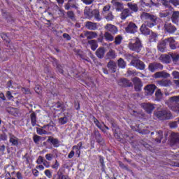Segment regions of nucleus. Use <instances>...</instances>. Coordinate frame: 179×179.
<instances>
[{
	"label": "nucleus",
	"instance_id": "obj_1",
	"mask_svg": "<svg viewBox=\"0 0 179 179\" xmlns=\"http://www.w3.org/2000/svg\"><path fill=\"white\" fill-rule=\"evenodd\" d=\"M141 17L142 20H145V24H143L141 25L140 28V31L142 33V34H144V36L150 35L151 31L148 27L152 28L157 24V23L156 22V21L157 20V17L150 13L143 12V13H141Z\"/></svg>",
	"mask_w": 179,
	"mask_h": 179
},
{
	"label": "nucleus",
	"instance_id": "obj_2",
	"mask_svg": "<svg viewBox=\"0 0 179 179\" xmlns=\"http://www.w3.org/2000/svg\"><path fill=\"white\" fill-rule=\"evenodd\" d=\"M155 117H157L158 120H161V121H166V120H171V112L167 108H162L158 107L157 110L154 112Z\"/></svg>",
	"mask_w": 179,
	"mask_h": 179
},
{
	"label": "nucleus",
	"instance_id": "obj_3",
	"mask_svg": "<svg viewBox=\"0 0 179 179\" xmlns=\"http://www.w3.org/2000/svg\"><path fill=\"white\" fill-rule=\"evenodd\" d=\"M165 103L172 111L179 114V95L170 97Z\"/></svg>",
	"mask_w": 179,
	"mask_h": 179
},
{
	"label": "nucleus",
	"instance_id": "obj_4",
	"mask_svg": "<svg viewBox=\"0 0 179 179\" xmlns=\"http://www.w3.org/2000/svg\"><path fill=\"white\" fill-rule=\"evenodd\" d=\"M133 41L134 43H129V50L139 52L141 50H142V43H141V40H139V38H136Z\"/></svg>",
	"mask_w": 179,
	"mask_h": 179
},
{
	"label": "nucleus",
	"instance_id": "obj_5",
	"mask_svg": "<svg viewBox=\"0 0 179 179\" xmlns=\"http://www.w3.org/2000/svg\"><path fill=\"white\" fill-rule=\"evenodd\" d=\"M85 15H87L89 17H92L93 16L96 22H100L103 17L100 15V11L97 9L93 10L91 13L87 11V10H85L84 11Z\"/></svg>",
	"mask_w": 179,
	"mask_h": 179
},
{
	"label": "nucleus",
	"instance_id": "obj_6",
	"mask_svg": "<svg viewBox=\"0 0 179 179\" xmlns=\"http://www.w3.org/2000/svg\"><path fill=\"white\" fill-rule=\"evenodd\" d=\"M125 31L131 34H135L138 31V26L133 22H129L125 27Z\"/></svg>",
	"mask_w": 179,
	"mask_h": 179
},
{
	"label": "nucleus",
	"instance_id": "obj_7",
	"mask_svg": "<svg viewBox=\"0 0 179 179\" xmlns=\"http://www.w3.org/2000/svg\"><path fill=\"white\" fill-rule=\"evenodd\" d=\"M141 106L142 108L148 113V114H152V113H153V110L156 108V104L150 103H143Z\"/></svg>",
	"mask_w": 179,
	"mask_h": 179
},
{
	"label": "nucleus",
	"instance_id": "obj_8",
	"mask_svg": "<svg viewBox=\"0 0 179 179\" xmlns=\"http://www.w3.org/2000/svg\"><path fill=\"white\" fill-rule=\"evenodd\" d=\"M165 40L166 45H169L171 50H177L178 47V43L173 37L167 38Z\"/></svg>",
	"mask_w": 179,
	"mask_h": 179
},
{
	"label": "nucleus",
	"instance_id": "obj_9",
	"mask_svg": "<svg viewBox=\"0 0 179 179\" xmlns=\"http://www.w3.org/2000/svg\"><path fill=\"white\" fill-rule=\"evenodd\" d=\"M131 81L134 85V89L136 92H141V90H142V87L143 86V84H142L141 78L138 77H134L131 79Z\"/></svg>",
	"mask_w": 179,
	"mask_h": 179
},
{
	"label": "nucleus",
	"instance_id": "obj_10",
	"mask_svg": "<svg viewBox=\"0 0 179 179\" xmlns=\"http://www.w3.org/2000/svg\"><path fill=\"white\" fill-rule=\"evenodd\" d=\"M148 69L150 72H155L159 70L162 71V69H163V64L157 62H152L149 64Z\"/></svg>",
	"mask_w": 179,
	"mask_h": 179
},
{
	"label": "nucleus",
	"instance_id": "obj_11",
	"mask_svg": "<svg viewBox=\"0 0 179 179\" xmlns=\"http://www.w3.org/2000/svg\"><path fill=\"white\" fill-rule=\"evenodd\" d=\"M131 65L137 69H140V71H143V69H145V63L139 59L131 60Z\"/></svg>",
	"mask_w": 179,
	"mask_h": 179
},
{
	"label": "nucleus",
	"instance_id": "obj_12",
	"mask_svg": "<svg viewBox=\"0 0 179 179\" xmlns=\"http://www.w3.org/2000/svg\"><path fill=\"white\" fill-rule=\"evenodd\" d=\"M111 3L117 12H122L124 10V3L122 2H120L118 0H112Z\"/></svg>",
	"mask_w": 179,
	"mask_h": 179
},
{
	"label": "nucleus",
	"instance_id": "obj_13",
	"mask_svg": "<svg viewBox=\"0 0 179 179\" xmlns=\"http://www.w3.org/2000/svg\"><path fill=\"white\" fill-rule=\"evenodd\" d=\"M164 29H165V31H166L169 34H174V33H176V31H177V27H176V26H174L171 23L166 22L164 24Z\"/></svg>",
	"mask_w": 179,
	"mask_h": 179
},
{
	"label": "nucleus",
	"instance_id": "obj_14",
	"mask_svg": "<svg viewBox=\"0 0 179 179\" xmlns=\"http://www.w3.org/2000/svg\"><path fill=\"white\" fill-rule=\"evenodd\" d=\"M144 90L147 96H152L156 90V85L155 84H150L145 87Z\"/></svg>",
	"mask_w": 179,
	"mask_h": 179
},
{
	"label": "nucleus",
	"instance_id": "obj_15",
	"mask_svg": "<svg viewBox=\"0 0 179 179\" xmlns=\"http://www.w3.org/2000/svg\"><path fill=\"white\" fill-rule=\"evenodd\" d=\"M159 60L163 64H171V53L162 55L159 57Z\"/></svg>",
	"mask_w": 179,
	"mask_h": 179
},
{
	"label": "nucleus",
	"instance_id": "obj_16",
	"mask_svg": "<svg viewBox=\"0 0 179 179\" xmlns=\"http://www.w3.org/2000/svg\"><path fill=\"white\" fill-rule=\"evenodd\" d=\"M119 86H122L124 87H132L134 86V84L132 83L127 79V78H122L118 82Z\"/></svg>",
	"mask_w": 179,
	"mask_h": 179
},
{
	"label": "nucleus",
	"instance_id": "obj_17",
	"mask_svg": "<svg viewBox=\"0 0 179 179\" xmlns=\"http://www.w3.org/2000/svg\"><path fill=\"white\" fill-rule=\"evenodd\" d=\"M9 142L12 146H19V138L12 133L8 134Z\"/></svg>",
	"mask_w": 179,
	"mask_h": 179
},
{
	"label": "nucleus",
	"instance_id": "obj_18",
	"mask_svg": "<svg viewBox=\"0 0 179 179\" xmlns=\"http://www.w3.org/2000/svg\"><path fill=\"white\" fill-rule=\"evenodd\" d=\"M154 78L155 79H159L160 78H163L164 79H167V78H170V73H169L164 71H158L154 74Z\"/></svg>",
	"mask_w": 179,
	"mask_h": 179
},
{
	"label": "nucleus",
	"instance_id": "obj_19",
	"mask_svg": "<svg viewBox=\"0 0 179 179\" xmlns=\"http://www.w3.org/2000/svg\"><path fill=\"white\" fill-rule=\"evenodd\" d=\"M105 29L108 33H111V34H117V33H118V29L111 24H107L105 26Z\"/></svg>",
	"mask_w": 179,
	"mask_h": 179
},
{
	"label": "nucleus",
	"instance_id": "obj_20",
	"mask_svg": "<svg viewBox=\"0 0 179 179\" xmlns=\"http://www.w3.org/2000/svg\"><path fill=\"white\" fill-rule=\"evenodd\" d=\"M107 68H108L109 71H111L112 73H115V72H117V63L110 60L107 64Z\"/></svg>",
	"mask_w": 179,
	"mask_h": 179
},
{
	"label": "nucleus",
	"instance_id": "obj_21",
	"mask_svg": "<svg viewBox=\"0 0 179 179\" xmlns=\"http://www.w3.org/2000/svg\"><path fill=\"white\" fill-rule=\"evenodd\" d=\"M85 26L88 30H97L99 27L97 23L90 21L86 22Z\"/></svg>",
	"mask_w": 179,
	"mask_h": 179
},
{
	"label": "nucleus",
	"instance_id": "obj_22",
	"mask_svg": "<svg viewBox=\"0 0 179 179\" xmlns=\"http://www.w3.org/2000/svg\"><path fill=\"white\" fill-rule=\"evenodd\" d=\"M47 142H50L53 145L54 148H59V140L58 138H54L52 136H49Z\"/></svg>",
	"mask_w": 179,
	"mask_h": 179
},
{
	"label": "nucleus",
	"instance_id": "obj_23",
	"mask_svg": "<svg viewBox=\"0 0 179 179\" xmlns=\"http://www.w3.org/2000/svg\"><path fill=\"white\" fill-rule=\"evenodd\" d=\"M157 85L164 87H169V86H171V80L169 79L161 80L157 81Z\"/></svg>",
	"mask_w": 179,
	"mask_h": 179
},
{
	"label": "nucleus",
	"instance_id": "obj_24",
	"mask_svg": "<svg viewBox=\"0 0 179 179\" xmlns=\"http://www.w3.org/2000/svg\"><path fill=\"white\" fill-rule=\"evenodd\" d=\"M95 54L98 58L101 59L104 58V55L106 54V50H104L103 47L99 48L96 50Z\"/></svg>",
	"mask_w": 179,
	"mask_h": 179
},
{
	"label": "nucleus",
	"instance_id": "obj_25",
	"mask_svg": "<svg viewBox=\"0 0 179 179\" xmlns=\"http://www.w3.org/2000/svg\"><path fill=\"white\" fill-rule=\"evenodd\" d=\"M129 16H131V11L128 8H125L122 10V13L120 14V18L122 20H125L127 17H129Z\"/></svg>",
	"mask_w": 179,
	"mask_h": 179
},
{
	"label": "nucleus",
	"instance_id": "obj_26",
	"mask_svg": "<svg viewBox=\"0 0 179 179\" xmlns=\"http://www.w3.org/2000/svg\"><path fill=\"white\" fill-rule=\"evenodd\" d=\"M171 142L173 145L179 143V134L178 133H172Z\"/></svg>",
	"mask_w": 179,
	"mask_h": 179
},
{
	"label": "nucleus",
	"instance_id": "obj_27",
	"mask_svg": "<svg viewBox=\"0 0 179 179\" xmlns=\"http://www.w3.org/2000/svg\"><path fill=\"white\" fill-rule=\"evenodd\" d=\"M30 120L31 125L36 127L37 125V113L32 112L30 114Z\"/></svg>",
	"mask_w": 179,
	"mask_h": 179
},
{
	"label": "nucleus",
	"instance_id": "obj_28",
	"mask_svg": "<svg viewBox=\"0 0 179 179\" xmlns=\"http://www.w3.org/2000/svg\"><path fill=\"white\" fill-rule=\"evenodd\" d=\"M171 59L175 65H179V54L171 53Z\"/></svg>",
	"mask_w": 179,
	"mask_h": 179
},
{
	"label": "nucleus",
	"instance_id": "obj_29",
	"mask_svg": "<svg viewBox=\"0 0 179 179\" xmlns=\"http://www.w3.org/2000/svg\"><path fill=\"white\" fill-rule=\"evenodd\" d=\"M172 76H173L174 79H178V80H174L173 83L177 86V87H179V72L177 71H174L172 72Z\"/></svg>",
	"mask_w": 179,
	"mask_h": 179
},
{
	"label": "nucleus",
	"instance_id": "obj_30",
	"mask_svg": "<svg viewBox=\"0 0 179 179\" xmlns=\"http://www.w3.org/2000/svg\"><path fill=\"white\" fill-rule=\"evenodd\" d=\"M56 176L57 178L53 179H69V176L64 174V172L61 169H59Z\"/></svg>",
	"mask_w": 179,
	"mask_h": 179
},
{
	"label": "nucleus",
	"instance_id": "obj_31",
	"mask_svg": "<svg viewBox=\"0 0 179 179\" xmlns=\"http://www.w3.org/2000/svg\"><path fill=\"white\" fill-rule=\"evenodd\" d=\"M116 57H117V53H115V50H110L106 53V58H108V59H114Z\"/></svg>",
	"mask_w": 179,
	"mask_h": 179
},
{
	"label": "nucleus",
	"instance_id": "obj_32",
	"mask_svg": "<svg viewBox=\"0 0 179 179\" xmlns=\"http://www.w3.org/2000/svg\"><path fill=\"white\" fill-rule=\"evenodd\" d=\"M52 64L54 66H56L59 73H64V70H62V66L58 64V60H57V59H53Z\"/></svg>",
	"mask_w": 179,
	"mask_h": 179
},
{
	"label": "nucleus",
	"instance_id": "obj_33",
	"mask_svg": "<svg viewBox=\"0 0 179 179\" xmlns=\"http://www.w3.org/2000/svg\"><path fill=\"white\" fill-rule=\"evenodd\" d=\"M103 15L107 22H113V20H114V15L112 11L103 14Z\"/></svg>",
	"mask_w": 179,
	"mask_h": 179
},
{
	"label": "nucleus",
	"instance_id": "obj_34",
	"mask_svg": "<svg viewBox=\"0 0 179 179\" xmlns=\"http://www.w3.org/2000/svg\"><path fill=\"white\" fill-rule=\"evenodd\" d=\"M179 19V11H173L171 17V20L173 23L177 24L178 23Z\"/></svg>",
	"mask_w": 179,
	"mask_h": 179
},
{
	"label": "nucleus",
	"instance_id": "obj_35",
	"mask_svg": "<svg viewBox=\"0 0 179 179\" xmlns=\"http://www.w3.org/2000/svg\"><path fill=\"white\" fill-rule=\"evenodd\" d=\"M85 36H87V40H92L97 37V33L94 31H87Z\"/></svg>",
	"mask_w": 179,
	"mask_h": 179
},
{
	"label": "nucleus",
	"instance_id": "obj_36",
	"mask_svg": "<svg viewBox=\"0 0 179 179\" xmlns=\"http://www.w3.org/2000/svg\"><path fill=\"white\" fill-rule=\"evenodd\" d=\"M88 44L91 45V49L92 50V51H96V49L99 47V45L97 44V41L96 40L88 41Z\"/></svg>",
	"mask_w": 179,
	"mask_h": 179
},
{
	"label": "nucleus",
	"instance_id": "obj_37",
	"mask_svg": "<svg viewBox=\"0 0 179 179\" xmlns=\"http://www.w3.org/2000/svg\"><path fill=\"white\" fill-rule=\"evenodd\" d=\"M103 37L106 41H114V36L108 31L104 33Z\"/></svg>",
	"mask_w": 179,
	"mask_h": 179
},
{
	"label": "nucleus",
	"instance_id": "obj_38",
	"mask_svg": "<svg viewBox=\"0 0 179 179\" xmlns=\"http://www.w3.org/2000/svg\"><path fill=\"white\" fill-rule=\"evenodd\" d=\"M166 45H167V44L166 43L165 40L161 41L160 43L158 45L159 51H161V52H164V51L166 50Z\"/></svg>",
	"mask_w": 179,
	"mask_h": 179
},
{
	"label": "nucleus",
	"instance_id": "obj_39",
	"mask_svg": "<svg viewBox=\"0 0 179 179\" xmlns=\"http://www.w3.org/2000/svg\"><path fill=\"white\" fill-rule=\"evenodd\" d=\"M127 6L133 12H137L138 10V9H139L138 8V4H136V3H127Z\"/></svg>",
	"mask_w": 179,
	"mask_h": 179
},
{
	"label": "nucleus",
	"instance_id": "obj_40",
	"mask_svg": "<svg viewBox=\"0 0 179 179\" xmlns=\"http://www.w3.org/2000/svg\"><path fill=\"white\" fill-rule=\"evenodd\" d=\"M95 138L96 139V142H98V143H101L103 142V138H101V134H100V132H99V131H94Z\"/></svg>",
	"mask_w": 179,
	"mask_h": 179
},
{
	"label": "nucleus",
	"instance_id": "obj_41",
	"mask_svg": "<svg viewBox=\"0 0 179 179\" xmlns=\"http://www.w3.org/2000/svg\"><path fill=\"white\" fill-rule=\"evenodd\" d=\"M163 99V94L162 93V91L160 90H158L155 92V100L157 101H161V100Z\"/></svg>",
	"mask_w": 179,
	"mask_h": 179
},
{
	"label": "nucleus",
	"instance_id": "obj_42",
	"mask_svg": "<svg viewBox=\"0 0 179 179\" xmlns=\"http://www.w3.org/2000/svg\"><path fill=\"white\" fill-rule=\"evenodd\" d=\"M163 6H165L168 9H173L171 4H170V0H159Z\"/></svg>",
	"mask_w": 179,
	"mask_h": 179
},
{
	"label": "nucleus",
	"instance_id": "obj_43",
	"mask_svg": "<svg viewBox=\"0 0 179 179\" xmlns=\"http://www.w3.org/2000/svg\"><path fill=\"white\" fill-rule=\"evenodd\" d=\"M9 113L10 114H11V115H14V117H17V115H19V109L16 108H10Z\"/></svg>",
	"mask_w": 179,
	"mask_h": 179
},
{
	"label": "nucleus",
	"instance_id": "obj_44",
	"mask_svg": "<svg viewBox=\"0 0 179 179\" xmlns=\"http://www.w3.org/2000/svg\"><path fill=\"white\" fill-rule=\"evenodd\" d=\"M41 139H43V137H41L37 134H35L33 136V141H34V143H36V145H40V142L41 141Z\"/></svg>",
	"mask_w": 179,
	"mask_h": 179
},
{
	"label": "nucleus",
	"instance_id": "obj_45",
	"mask_svg": "<svg viewBox=\"0 0 179 179\" xmlns=\"http://www.w3.org/2000/svg\"><path fill=\"white\" fill-rule=\"evenodd\" d=\"M122 42V36L121 35L116 36L114 41L115 45H120V44H121Z\"/></svg>",
	"mask_w": 179,
	"mask_h": 179
},
{
	"label": "nucleus",
	"instance_id": "obj_46",
	"mask_svg": "<svg viewBox=\"0 0 179 179\" xmlns=\"http://www.w3.org/2000/svg\"><path fill=\"white\" fill-rule=\"evenodd\" d=\"M38 135H48V131L44 130L43 128H36Z\"/></svg>",
	"mask_w": 179,
	"mask_h": 179
},
{
	"label": "nucleus",
	"instance_id": "obj_47",
	"mask_svg": "<svg viewBox=\"0 0 179 179\" xmlns=\"http://www.w3.org/2000/svg\"><path fill=\"white\" fill-rule=\"evenodd\" d=\"M156 134H157L158 137L155 139V141L158 143H160V142H162V139H163V131H157Z\"/></svg>",
	"mask_w": 179,
	"mask_h": 179
},
{
	"label": "nucleus",
	"instance_id": "obj_48",
	"mask_svg": "<svg viewBox=\"0 0 179 179\" xmlns=\"http://www.w3.org/2000/svg\"><path fill=\"white\" fill-rule=\"evenodd\" d=\"M117 65L120 68H125L126 64L122 58H120L117 61Z\"/></svg>",
	"mask_w": 179,
	"mask_h": 179
},
{
	"label": "nucleus",
	"instance_id": "obj_49",
	"mask_svg": "<svg viewBox=\"0 0 179 179\" xmlns=\"http://www.w3.org/2000/svg\"><path fill=\"white\" fill-rule=\"evenodd\" d=\"M66 122H68V117H66V116L59 118V123L61 125H65V124H66Z\"/></svg>",
	"mask_w": 179,
	"mask_h": 179
},
{
	"label": "nucleus",
	"instance_id": "obj_50",
	"mask_svg": "<svg viewBox=\"0 0 179 179\" xmlns=\"http://www.w3.org/2000/svg\"><path fill=\"white\" fill-rule=\"evenodd\" d=\"M127 76H138V73H136V71L131 70V69L127 70Z\"/></svg>",
	"mask_w": 179,
	"mask_h": 179
},
{
	"label": "nucleus",
	"instance_id": "obj_51",
	"mask_svg": "<svg viewBox=\"0 0 179 179\" xmlns=\"http://www.w3.org/2000/svg\"><path fill=\"white\" fill-rule=\"evenodd\" d=\"M110 8H111V6H110V5L105 6L103 8L102 15H104L106 13H108L111 12L110 10Z\"/></svg>",
	"mask_w": 179,
	"mask_h": 179
},
{
	"label": "nucleus",
	"instance_id": "obj_52",
	"mask_svg": "<svg viewBox=\"0 0 179 179\" xmlns=\"http://www.w3.org/2000/svg\"><path fill=\"white\" fill-rule=\"evenodd\" d=\"M170 15V11L166 10L164 12L159 13V17H167Z\"/></svg>",
	"mask_w": 179,
	"mask_h": 179
},
{
	"label": "nucleus",
	"instance_id": "obj_53",
	"mask_svg": "<svg viewBox=\"0 0 179 179\" xmlns=\"http://www.w3.org/2000/svg\"><path fill=\"white\" fill-rule=\"evenodd\" d=\"M1 38L6 41L7 47H9V43H10V41L9 40L6 34H1Z\"/></svg>",
	"mask_w": 179,
	"mask_h": 179
},
{
	"label": "nucleus",
	"instance_id": "obj_54",
	"mask_svg": "<svg viewBox=\"0 0 179 179\" xmlns=\"http://www.w3.org/2000/svg\"><path fill=\"white\" fill-rule=\"evenodd\" d=\"M45 157L46 160H48V162H51V160L54 159V154H52V153L46 154Z\"/></svg>",
	"mask_w": 179,
	"mask_h": 179
},
{
	"label": "nucleus",
	"instance_id": "obj_55",
	"mask_svg": "<svg viewBox=\"0 0 179 179\" xmlns=\"http://www.w3.org/2000/svg\"><path fill=\"white\" fill-rule=\"evenodd\" d=\"M44 173H45V176H46L48 178H51L52 177V172L49 169H46Z\"/></svg>",
	"mask_w": 179,
	"mask_h": 179
},
{
	"label": "nucleus",
	"instance_id": "obj_56",
	"mask_svg": "<svg viewBox=\"0 0 179 179\" xmlns=\"http://www.w3.org/2000/svg\"><path fill=\"white\" fill-rule=\"evenodd\" d=\"M67 15L69 19H71V20H75V13H73V11L67 12Z\"/></svg>",
	"mask_w": 179,
	"mask_h": 179
},
{
	"label": "nucleus",
	"instance_id": "obj_57",
	"mask_svg": "<svg viewBox=\"0 0 179 179\" xmlns=\"http://www.w3.org/2000/svg\"><path fill=\"white\" fill-rule=\"evenodd\" d=\"M93 121L95 124V125H96V127L98 128H99V129H101V124H100V122H99V120L96 118V117H93Z\"/></svg>",
	"mask_w": 179,
	"mask_h": 179
},
{
	"label": "nucleus",
	"instance_id": "obj_58",
	"mask_svg": "<svg viewBox=\"0 0 179 179\" xmlns=\"http://www.w3.org/2000/svg\"><path fill=\"white\" fill-rule=\"evenodd\" d=\"M169 3L173 5V6H179V0H169Z\"/></svg>",
	"mask_w": 179,
	"mask_h": 179
},
{
	"label": "nucleus",
	"instance_id": "obj_59",
	"mask_svg": "<svg viewBox=\"0 0 179 179\" xmlns=\"http://www.w3.org/2000/svg\"><path fill=\"white\" fill-rule=\"evenodd\" d=\"M44 158L43 157V156H39L36 160V163L37 164H43V163L44 162Z\"/></svg>",
	"mask_w": 179,
	"mask_h": 179
},
{
	"label": "nucleus",
	"instance_id": "obj_60",
	"mask_svg": "<svg viewBox=\"0 0 179 179\" xmlns=\"http://www.w3.org/2000/svg\"><path fill=\"white\" fill-rule=\"evenodd\" d=\"M52 169H53L54 170H58L59 167V162H58L57 160L55 161V163L51 166Z\"/></svg>",
	"mask_w": 179,
	"mask_h": 179
},
{
	"label": "nucleus",
	"instance_id": "obj_61",
	"mask_svg": "<svg viewBox=\"0 0 179 179\" xmlns=\"http://www.w3.org/2000/svg\"><path fill=\"white\" fill-rule=\"evenodd\" d=\"M72 1L75 2L76 0H69L68 3L64 6L66 10H69V9H71V2Z\"/></svg>",
	"mask_w": 179,
	"mask_h": 179
},
{
	"label": "nucleus",
	"instance_id": "obj_62",
	"mask_svg": "<svg viewBox=\"0 0 179 179\" xmlns=\"http://www.w3.org/2000/svg\"><path fill=\"white\" fill-rule=\"evenodd\" d=\"M82 145H83L82 142H80L78 143V145L73 146L72 149L73 150H75V149L80 150V149H82Z\"/></svg>",
	"mask_w": 179,
	"mask_h": 179
},
{
	"label": "nucleus",
	"instance_id": "obj_63",
	"mask_svg": "<svg viewBox=\"0 0 179 179\" xmlns=\"http://www.w3.org/2000/svg\"><path fill=\"white\" fill-rule=\"evenodd\" d=\"M6 96L7 99H8V100H12V99H13V96H12V92H10V91H8Z\"/></svg>",
	"mask_w": 179,
	"mask_h": 179
},
{
	"label": "nucleus",
	"instance_id": "obj_64",
	"mask_svg": "<svg viewBox=\"0 0 179 179\" xmlns=\"http://www.w3.org/2000/svg\"><path fill=\"white\" fill-rule=\"evenodd\" d=\"M32 173L34 176V177H38L39 172L38 170H37V169H32Z\"/></svg>",
	"mask_w": 179,
	"mask_h": 179
}]
</instances>
